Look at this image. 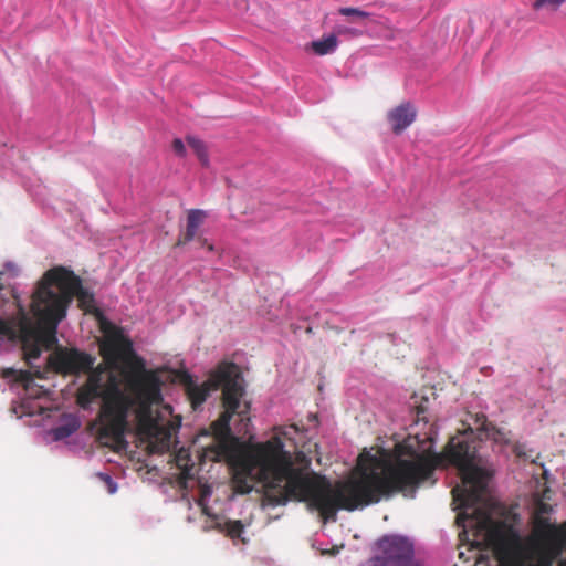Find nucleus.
<instances>
[{"label": "nucleus", "mask_w": 566, "mask_h": 566, "mask_svg": "<svg viewBox=\"0 0 566 566\" xmlns=\"http://www.w3.org/2000/svg\"><path fill=\"white\" fill-rule=\"evenodd\" d=\"M459 483L451 490L457 509L467 511L474 506L479 492L492 478L482 457L469 447L461 448L452 459Z\"/></svg>", "instance_id": "nucleus-6"}, {"label": "nucleus", "mask_w": 566, "mask_h": 566, "mask_svg": "<svg viewBox=\"0 0 566 566\" xmlns=\"http://www.w3.org/2000/svg\"><path fill=\"white\" fill-rule=\"evenodd\" d=\"M1 377L2 378H11L14 377L15 380L23 381L28 380L30 378L29 373L27 371H18L14 368H4L1 370Z\"/></svg>", "instance_id": "nucleus-20"}, {"label": "nucleus", "mask_w": 566, "mask_h": 566, "mask_svg": "<svg viewBox=\"0 0 566 566\" xmlns=\"http://www.w3.org/2000/svg\"><path fill=\"white\" fill-rule=\"evenodd\" d=\"M50 366L61 374H78L88 371L93 368L94 358L77 349L59 350L49 356Z\"/></svg>", "instance_id": "nucleus-10"}, {"label": "nucleus", "mask_w": 566, "mask_h": 566, "mask_svg": "<svg viewBox=\"0 0 566 566\" xmlns=\"http://www.w3.org/2000/svg\"><path fill=\"white\" fill-rule=\"evenodd\" d=\"M379 554L371 566H422L416 560L413 541L401 534H387L377 541Z\"/></svg>", "instance_id": "nucleus-8"}, {"label": "nucleus", "mask_w": 566, "mask_h": 566, "mask_svg": "<svg viewBox=\"0 0 566 566\" xmlns=\"http://www.w3.org/2000/svg\"><path fill=\"white\" fill-rule=\"evenodd\" d=\"M78 429V423L73 421L67 424L59 426L54 429V437L57 440L64 439L73 434Z\"/></svg>", "instance_id": "nucleus-18"}, {"label": "nucleus", "mask_w": 566, "mask_h": 566, "mask_svg": "<svg viewBox=\"0 0 566 566\" xmlns=\"http://www.w3.org/2000/svg\"><path fill=\"white\" fill-rule=\"evenodd\" d=\"M417 117V111L410 102L401 103L390 109L387 115L388 123L395 134H400L407 129Z\"/></svg>", "instance_id": "nucleus-11"}, {"label": "nucleus", "mask_w": 566, "mask_h": 566, "mask_svg": "<svg viewBox=\"0 0 566 566\" xmlns=\"http://www.w3.org/2000/svg\"><path fill=\"white\" fill-rule=\"evenodd\" d=\"M566 0H535L533 8L535 10H539L543 8H549L552 10H556L559 8Z\"/></svg>", "instance_id": "nucleus-21"}, {"label": "nucleus", "mask_w": 566, "mask_h": 566, "mask_svg": "<svg viewBox=\"0 0 566 566\" xmlns=\"http://www.w3.org/2000/svg\"><path fill=\"white\" fill-rule=\"evenodd\" d=\"M469 526H463V528L459 532V541L461 543L460 548L465 546L467 551L470 552L471 556H465V552L459 551V558L463 563L470 562L471 558H474V564L472 566H478L480 563H485V566H491L486 558L488 556L481 552V542L486 539V534L484 530L483 522L478 521L475 518H470Z\"/></svg>", "instance_id": "nucleus-9"}, {"label": "nucleus", "mask_w": 566, "mask_h": 566, "mask_svg": "<svg viewBox=\"0 0 566 566\" xmlns=\"http://www.w3.org/2000/svg\"><path fill=\"white\" fill-rule=\"evenodd\" d=\"M98 478L106 484L107 490L111 494L116 492V483L112 480V478L108 474L98 473Z\"/></svg>", "instance_id": "nucleus-25"}, {"label": "nucleus", "mask_w": 566, "mask_h": 566, "mask_svg": "<svg viewBox=\"0 0 566 566\" xmlns=\"http://www.w3.org/2000/svg\"><path fill=\"white\" fill-rule=\"evenodd\" d=\"M171 146L176 156L182 158L187 155V148L180 138H175Z\"/></svg>", "instance_id": "nucleus-22"}, {"label": "nucleus", "mask_w": 566, "mask_h": 566, "mask_svg": "<svg viewBox=\"0 0 566 566\" xmlns=\"http://www.w3.org/2000/svg\"><path fill=\"white\" fill-rule=\"evenodd\" d=\"M423 412H424V410H423V409H421V410H419V411L417 412V420H416V423H418V422L421 420V413H423ZM422 419L424 420V417H422Z\"/></svg>", "instance_id": "nucleus-31"}, {"label": "nucleus", "mask_w": 566, "mask_h": 566, "mask_svg": "<svg viewBox=\"0 0 566 566\" xmlns=\"http://www.w3.org/2000/svg\"><path fill=\"white\" fill-rule=\"evenodd\" d=\"M333 33L337 35H343L347 38H357L363 34V31L360 29L349 27L344 23H336L334 27Z\"/></svg>", "instance_id": "nucleus-17"}, {"label": "nucleus", "mask_w": 566, "mask_h": 566, "mask_svg": "<svg viewBox=\"0 0 566 566\" xmlns=\"http://www.w3.org/2000/svg\"><path fill=\"white\" fill-rule=\"evenodd\" d=\"M144 454L165 453L175 449L181 427V417L174 412L170 400L176 385H181L195 411L203 406L213 408L219 423L231 430V421L239 417L248 431L250 403L245 396L241 368L228 360L219 363L206 381L199 382L179 355L146 353L144 350Z\"/></svg>", "instance_id": "nucleus-2"}, {"label": "nucleus", "mask_w": 566, "mask_h": 566, "mask_svg": "<svg viewBox=\"0 0 566 566\" xmlns=\"http://www.w3.org/2000/svg\"><path fill=\"white\" fill-rule=\"evenodd\" d=\"M13 305L17 308L14 314L7 318L0 317V334L11 340H18L19 334L27 335L46 349H51L57 343V325L65 317L63 308L57 311L50 301H40V292L36 289L31 302L36 323L31 321L15 295H13Z\"/></svg>", "instance_id": "nucleus-5"}, {"label": "nucleus", "mask_w": 566, "mask_h": 566, "mask_svg": "<svg viewBox=\"0 0 566 566\" xmlns=\"http://www.w3.org/2000/svg\"><path fill=\"white\" fill-rule=\"evenodd\" d=\"M338 12L342 15L352 17L354 19H366L370 15L369 12L353 7H342Z\"/></svg>", "instance_id": "nucleus-19"}, {"label": "nucleus", "mask_w": 566, "mask_h": 566, "mask_svg": "<svg viewBox=\"0 0 566 566\" xmlns=\"http://www.w3.org/2000/svg\"><path fill=\"white\" fill-rule=\"evenodd\" d=\"M494 441L496 443L503 444L504 447L510 446L512 448V452L517 459L533 462V450L527 449V446L522 442L512 443V441L506 437V433L503 430H496L494 434Z\"/></svg>", "instance_id": "nucleus-12"}, {"label": "nucleus", "mask_w": 566, "mask_h": 566, "mask_svg": "<svg viewBox=\"0 0 566 566\" xmlns=\"http://www.w3.org/2000/svg\"><path fill=\"white\" fill-rule=\"evenodd\" d=\"M36 290L40 292V301H50L57 311L63 308L64 316L75 296L82 305L93 301V295L83 287L81 279L64 266L48 270Z\"/></svg>", "instance_id": "nucleus-7"}, {"label": "nucleus", "mask_w": 566, "mask_h": 566, "mask_svg": "<svg viewBox=\"0 0 566 566\" xmlns=\"http://www.w3.org/2000/svg\"><path fill=\"white\" fill-rule=\"evenodd\" d=\"M296 433L294 424L275 427L268 440L254 444L250 471L269 490L264 506L275 507L296 500L305 502L311 512H318L324 523H334L340 509L361 510L398 492L413 499L420 485L436 482L432 461L413 450L385 473H364L338 489L328 480L317 483L295 465L291 448L296 447Z\"/></svg>", "instance_id": "nucleus-1"}, {"label": "nucleus", "mask_w": 566, "mask_h": 566, "mask_svg": "<svg viewBox=\"0 0 566 566\" xmlns=\"http://www.w3.org/2000/svg\"><path fill=\"white\" fill-rule=\"evenodd\" d=\"M201 241H202V245H206V244H207V245H208V249H209L210 251H212V250H213L212 244H208L207 239H201Z\"/></svg>", "instance_id": "nucleus-32"}, {"label": "nucleus", "mask_w": 566, "mask_h": 566, "mask_svg": "<svg viewBox=\"0 0 566 566\" xmlns=\"http://www.w3.org/2000/svg\"><path fill=\"white\" fill-rule=\"evenodd\" d=\"M160 482L158 483V488L161 489L163 493L167 492L168 484L165 482L166 478L160 476Z\"/></svg>", "instance_id": "nucleus-29"}, {"label": "nucleus", "mask_w": 566, "mask_h": 566, "mask_svg": "<svg viewBox=\"0 0 566 566\" xmlns=\"http://www.w3.org/2000/svg\"><path fill=\"white\" fill-rule=\"evenodd\" d=\"M243 531V526L241 525L240 522H237L235 523V530H233L231 533L232 535H240V533Z\"/></svg>", "instance_id": "nucleus-30"}, {"label": "nucleus", "mask_w": 566, "mask_h": 566, "mask_svg": "<svg viewBox=\"0 0 566 566\" xmlns=\"http://www.w3.org/2000/svg\"><path fill=\"white\" fill-rule=\"evenodd\" d=\"M98 478L106 484L107 490L111 494L116 492V483L112 480V478L108 474L98 473Z\"/></svg>", "instance_id": "nucleus-23"}, {"label": "nucleus", "mask_w": 566, "mask_h": 566, "mask_svg": "<svg viewBox=\"0 0 566 566\" xmlns=\"http://www.w3.org/2000/svg\"><path fill=\"white\" fill-rule=\"evenodd\" d=\"M337 45H338V40L334 33H329L318 40H314L311 42V48H312L313 52L321 56L335 52V50L337 49Z\"/></svg>", "instance_id": "nucleus-14"}, {"label": "nucleus", "mask_w": 566, "mask_h": 566, "mask_svg": "<svg viewBox=\"0 0 566 566\" xmlns=\"http://www.w3.org/2000/svg\"><path fill=\"white\" fill-rule=\"evenodd\" d=\"M98 478L106 484L107 490L111 494L116 492V483L112 480V478L108 474L98 473Z\"/></svg>", "instance_id": "nucleus-26"}, {"label": "nucleus", "mask_w": 566, "mask_h": 566, "mask_svg": "<svg viewBox=\"0 0 566 566\" xmlns=\"http://www.w3.org/2000/svg\"><path fill=\"white\" fill-rule=\"evenodd\" d=\"M476 429H481L485 424V417L483 415L476 416L475 418Z\"/></svg>", "instance_id": "nucleus-28"}, {"label": "nucleus", "mask_w": 566, "mask_h": 566, "mask_svg": "<svg viewBox=\"0 0 566 566\" xmlns=\"http://www.w3.org/2000/svg\"><path fill=\"white\" fill-rule=\"evenodd\" d=\"M186 140H187L189 147L193 150V153L198 157L201 165L208 166L209 157H208V153H207L205 143L195 136H187Z\"/></svg>", "instance_id": "nucleus-16"}, {"label": "nucleus", "mask_w": 566, "mask_h": 566, "mask_svg": "<svg viewBox=\"0 0 566 566\" xmlns=\"http://www.w3.org/2000/svg\"><path fill=\"white\" fill-rule=\"evenodd\" d=\"M143 468H144V470H145L146 468H148V464L146 463V459H144Z\"/></svg>", "instance_id": "nucleus-34"}, {"label": "nucleus", "mask_w": 566, "mask_h": 566, "mask_svg": "<svg viewBox=\"0 0 566 566\" xmlns=\"http://www.w3.org/2000/svg\"><path fill=\"white\" fill-rule=\"evenodd\" d=\"M207 212L201 209H191L188 211L187 226L184 233V243L191 242L197 235L199 227L202 224Z\"/></svg>", "instance_id": "nucleus-13"}, {"label": "nucleus", "mask_w": 566, "mask_h": 566, "mask_svg": "<svg viewBox=\"0 0 566 566\" xmlns=\"http://www.w3.org/2000/svg\"><path fill=\"white\" fill-rule=\"evenodd\" d=\"M98 478L106 484L107 490L111 494L116 492V483L112 480V478L108 474L98 473Z\"/></svg>", "instance_id": "nucleus-24"}, {"label": "nucleus", "mask_w": 566, "mask_h": 566, "mask_svg": "<svg viewBox=\"0 0 566 566\" xmlns=\"http://www.w3.org/2000/svg\"><path fill=\"white\" fill-rule=\"evenodd\" d=\"M151 471H153V469H148L146 472H144V482L147 481L149 486L155 488L156 486V482L154 481L153 476H150L151 475Z\"/></svg>", "instance_id": "nucleus-27"}, {"label": "nucleus", "mask_w": 566, "mask_h": 566, "mask_svg": "<svg viewBox=\"0 0 566 566\" xmlns=\"http://www.w3.org/2000/svg\"><path fill=\"white\" fill-rule=\"evenodd\" d=\"M101 329L104 339L99 350L105 367L92 370L78 388L76 402L86 409L96 398L103 399L96 439L101 446L123 452L128 448L125 433L129 427V411L135 415L133 436L136 447L142 442V358L120 328L103 321Z\"/></svg>", "instance_id": "nucleus-3"}, {"label": "nucleus", "mask_w": 566, "mask_h": 566, "mask_svg": "<svg viewBox=\"0 0 566 566\" xmlns=\"http://www.w3.org/2000/svg\"><path fill=\"white\" fill-rule=\"evenodd\" d=\"M18 339L22 344L23 354L25 356V359L28 361L38 359L41 355V345L31 338H29L27 335L19 334Z\"/></svg>", "instance_id": "nucleus-15"}, {"label": "nucleus", "mask_w": 566, "mask_h": 566, "mask_svg": "<svg viewBox=\"0 0 566 566\" xmlns=\"http://www.w3.org/2000/svg\"><path fill=\"white\" fill-rule=\"evenodd\" d=\"M551 504L541 502L533 518V530L525 534L515 526H510L502 535V544L512 553L539 559L537 564L499 563L496 566H566V531L556 522L545 516L553 513Z\"/></svg>", "instance_id": "nucleus-4"}, {"label": "nucleus", "mask_w": 566, "mask_h": 566, "mask_svg": "<svg viewBox=\"0 0 566 566\" xmlns=\"http://www.w3.org/2000/svg\"><path fill=\"white\" fill-rule=\"evenodd\" d=\"M328 553H329V551H328V549H321V554H322V555H325V554H328Z\"/></svg>", "instance_id": "nucleus-33"}]
</instances>
